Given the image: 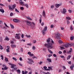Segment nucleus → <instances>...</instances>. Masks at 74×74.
<instances>
[{
  "mask_svg": "<svg viewBox=\"0 0 74 74\" xmlns=\"http://www.w3.org/2000/svg\"><path fill=\"white\" fill-rule=\"evenodd\" d=\"M59 44H62V43H63V41H62L61 40H60L59 41Z\"/></svg>",
  "mask_w": 74,
  "mask_h": 74,
  "instance_id": "72a5a7b5",
  "label": "nucleus"
},
{
  "mask_svg": "<svg viewBox=\"0 0 74 74\" xmlns=\"http://www.w3.org/2000/svg\"><path fill=\"white\" fill-rule=\"evenodd\" d=\"M25 7H26L27 8H29V6H28V4H25Z\"/></svg>",
  "mask_w": 74,
  "mask_h": 74,
  "instance_id": "c756f323",
  "label": "nucleus"
},
{
  "mask_svg": "<svg viewBox=\"0 0 74 74\" xmlns=\"http://www.w3.org/2000/svg\"><path fill=\"white\" fill-rule=\"evenodd\" d=\"M74 38V36H72L71 37V40H73V39Z\"/></svg>",
  "mask_w": 74,
  "mask_h": 74,
  "instance_id": "cd10ccee",
  "label": "nucleus"
},
{
  "mask_svg": "<svg viewBox=\"0 0 74 74\" xmlns=\"http://www.w3.org/2000/svg\"><path fill=\"white\" fill-rule=\"evenodd\" d=\"M15 11L16 12H19V10H18L17 9H16V8H15Z\"/></svg>",
  "mask_w": 74,
  "mask_h": 74,
  "instance_id": "c85d7f7f",
  "label": "nucleus"
},
{
  "mask_svg": "<svg viewBox=\"0 0 74 74\" xmlns=\"http://www.w3.org/2000/svg\"><path fill=\"white\" fill-rule=\"evenodd\" d=\"M68 63H69V64H71V61L69 62Z\"/></svg>",
  "mask_w": 74,
  "mask_h": 74,
  "instance_id": "69168bd1",
  "label": "nucleus"
},
{
  "mask_svg": "<svg viewBox=\"0 0 74 74\" xmlns=\"http://www.w3.org/2000/svg\"><path fill=\"white\" fill-rule=\"evenodd\" d=\"M68 11L70 13H71L72 12V10H69Z\"/></svg>",
  "mask_w": 74,
  "mask_h": 74,
  "instance_id": "de8ad7c7",
  "label": "nucleus"
},
{
  "mask_svg": "<svg viewBox=\"0 0 74 74\" xmlns=\"http://www.w3.org/2000/svg\"><path fill=\"white\" fill-rule=\"evenodd\" d=\"M13 21V22H16V23H17V22H19V20L16 18L14 19Z\"/></svg>",
  "mask_w": 74,
  "mask_h": 74,
  "instance_id": "20e7f679",
  "label": "nucleus"
},
{
  "mask_svg": "<svg viewBox=\"0 0 74 74\" xmlns=\"http://www.w3.org/2000/svg\"><path fill=\"white\" fill-rule=\"evenodd\" d=\"M12 59H13L14 60H15V61H16L17 60V59H16V58H15L14 57H13L12 58Z\"/></svg>",
  "mask_w": 74,
  "mask_h": 74,
  "instance_id": "2f4dec72",
  "label": "nucleus"
},
{
  "mask_svg": "<svg viewBox=\"0 0 74 74\" xmlns=\"http://www.w3.org/2000/svg\"><path fill=\"white\" fill-rule=\"evenodd\" d=\"M74 64H73L71 66H70V68H71V70H73V67H74V66H74Z\"/></svg>",
  "mask_w": 74,
  "mask_h": 74,
  "instance_id": "f3484780",
  "label": "nucleus"
},
{
  "mask_svg": "<svg viewBox=\"0 0 74 74\" xmlns=\"http://www.w3.org/2000/svg\"><path fill=\"white\" fill-rule=\"evenodd\" d=\"M16 36H15V38H16L18 39L19 40L21 38V37L19 36L20 35L19 34H16Z\"/></svg>",
  "mask_w": 74,
  "mask_h": 74,
  "instance_id": "7ed1b4c3",
  "label": "nucleus"
},
{
  "mask_svg": "<svg viewBox=\"0 0 74 74\" xmlns=\"http://www.w3.org/2000/svg\"><path fill=\"white\" fill-rule=\"evenodd\" d=\"M48 56L49 57H51V56H52V54H50Z\"/></svg>",
  "mask_w": 74,
  "mask_h": 74,
  "instance_id": "13d9d810",
  "label": "nucleus"
},
{
  "mask_svg": "<svg viewBox=\"0 0 74 74\" xmlns=\"http://www.w3.org/2000/svg\"><path fill=\"white\" fill-rule=\"evenodd\" d=\"M62 53V51H59L58 52V53H59V54H61Z\"/></svg>",
  "mask_w": 74,
  "mask_h": 74,
  "instance_id": "e2e57ef3",
  "label": "nucleus"
},
{
  "mask_svg": "<svg viewBox=\"0 0 74 74\" xmlns=\"http://www.w3.org/2000/svg\"><path fill=\"white\" fill-rule=\"evenodd\" d=\"M18 64H19V65H20V66H23L22 64H21L20 63H18Z\"/></svg>",
  "mask_w": 74,
  "mask_h": 74,
  "instance_id": "6e6d98bb",
  "label": "nucleus"
},
{
  "mask_svg": "<svg viewBox=\"0 0 74 74\" xmlns=\"http://www.w3.org/2000/svg\"><path fill=\"white\" fill-rule=\"evenodd\" d=\"M21 51L22 52H23V48H21Z\"/></svg>",
  "mask_w": 74,
  "mask_h": 74,
  "instance_id": "c03bdc74",
  "label": "nucleus"
},
{
  "mask_svg": "<svg viewBox=\"0 0 74 74\" xmlns=\"http://www.w3.org/2000/svg\"><path fill=\"white\" fill-rule=\"evenodd\" d=\"M65 47L66 48H68L69 47V43H67L65 44Z\"/></svg>",
  "mask_w": 74,
  "mask_h": 74,
  "instance_id": "9d476101",
  "label": "nucleus"
},
{
  "mask_svg": "<svg viewBox=\"0 0 74 74\" xmlns=\"http://www.w3.org/2000/svg\"><path fill=\"white\" fill-rule=\"evenodd\" d=\"M20 3L19 4L22 5H25V4L23 3V2L22 1V0H20L19 1Z\"/></svg>",
  "mask_w": 74,
  "mask_h": 74,
  "instance_id": "39448f33",
  "label": "nucleus"
},
{
  "mask_svg": "<svg viewBox=\"0 0 74 74\" xmlns=\"http://www.w3.org/2000/svg\"><path fill=\"white\" fill-rule=\"evenodd\" d=\"M0 5L2 6V7H4V5L3 4H2L1 3H0Z\"/></svg>",
  "mask_w": 74,
  "mask_h": 74,
  "instance_id": "864d4df0",
  "label": "nucleus"
},
{
  "mask_svg": "<svg viewBox=\"0 0 74 74\" xmlns=\"http://www.w3.org/2000/svg\"><path fill=\"white\" fill-rule=\"evenodd\" d=\"M47 61H48V62H49L50 63L52 62V60H51V59H50L47 58Z\"/></svg>",
  "mask_w": 74,
  "mask_h": 74,
  "instance_id": "f8f14e48",
  "label": "nucleus"
},
{
  "mask_svg": "<svg viewBox=\"0 0 74 74\" xmlns=\"http://www.w3.org/2000/svg\"><path fill=\"white\" fill-rule=\"evenodd\" d=\"M4 24L5 26H6V27H8V28L9 27H8V26H7V25L6 23H4Z\"/></svg>",
  "mask_w": 74,
  "mask_h": 74,
  "instance_id": "a19ab883",
  "label": "nucleus"
},
{
  "mask_svg": "<svg viewBox=\"0 0 74 74\" xmlns=\"http://www.w3.org/2000/svg\"><path fill=\"white\" fill-rule=\"evenodd\" d=\"M48 67L49 69H50L51 70H52V68L51 67Z\"/></svg>",
  "mask_w": 74,
  "mask_h": 74,
  "instance_id": "49530a36",
  "label": "nucleus"
},
{
  "mask_svg": "<svg viewBox=\"0 0 74 74\" xmlns=\"http://www.w3.org/2000/svg\"><path fill=\"white\" fill-rule=\"evenodd\" d=\"M21 10H23L24 9V8H23V7H21Z\"/></svg>",
  "mask_w": 74,
  "mask_h": 74,
  "instance_id": "774afa93",
  "label": "nucleus"
},
{
  "mask_svg": "<svg viewBox=\"0 0 74 74\" xmlns=\"http://www.w3.org/2000/svg\"><path fill=\"white\" fill-rule=\"evenodd\" d=\"M15 66H16V65L13 64L11 66V68H14V67H15Z\"/></svg>",
  "mask_w": 74,
  "mask_h": 74,
  "instance_id": "412c9836",
  "label": "nucleus"
},
{
  "mask_svg": "<svg viewBox=\"0 0 74 74\" xmlns=\"http://www.w3.org/2000/svg\"><path fill=\"white\" fill-rule=\"evenodd\" d=\"M51 8H54V5H52L51 6Z\"/></svg>",
  "mask_w": 74,
  "mask_h": 74,
  "instance_id": "bf43d9fd",
  "label": "nucleus"
},
{
  "mask_svg": "<svg viewBox=\"0 0 74 74\" xmlns=\"http://www.w3.org/2000/svg\"><path fill=\"white\" fill-rule=\"evenodd\" d=\"M31 23H32L30 22L27 21L26 22V24L27 25H29V26L31 25Z\"/></svg>",
  "mask_w": 74,
  "mask_h": 74,
  "instance_id": "0eeeda50",
  "label": "nucleus"
},
{
  "mask_svg": "<svg viewBox=\"0 0 74 74\" xmlns=\"http://www.w3.org/2000/svg\"><path fill=\"white\" fill-rule=\"evenodd\" d=\"M9 8L10 10H13L14 9L12 8V7L11 6L9 5Z\"/></svg>",
  "mask_w": 74,
  "mask_h": 74,
  "instance_id": "b1692460",
  "label": "nucleus"
},
{
  "mask_svg": "<svg viewBox=\"0 0 74 74\" xmlns=\"http://www.w3.org/2000/svg\"><path fill=\"white\" fill-rule=\"evenodd\" d=\"M60 47L61 48V49H60L61 50H62V49H64V47H63L62 46H60Z\"/></svg>",
  "mask_w": 74,
  "mask_h": 74,
  "instance_id": "a18cd8bd",
  "label": "nucleus"
},
{
  "mask_svg": "<svg viewBox=\"0 0 74 74\" xmlns=\"http://www.w3.org/2000/svg\"><path fill=\"white\" fill-rule=\"evenodd\" d=\"M43 50L45 52H46V49H45V48H43Z\"/></svg>",
  "mask_w": 74,
  "mask_h": 74,
  "instance_id": "3c124183",
  "label": "nucleus"
},
{
  "mask_svg": "<svg viewBox=\"0 0 74 74\" xmlns=\"http://www.w3.org/2000/svg\"><path fill=\"white\" fill-rule=\"evenodd\" d=\"M62 5V4H56L55 5H56V8H58V7H59V6H60V5Z\"/></svg>",
  "mask_w": 74,
  "mask_h": 74,
  "instance_id": "1a4fd4ad",
  "label": "nucleus"
},
{
  "mask_svg": "<svg viewBox=\"0 0 74 74\" xmlns=\"http://www.w3.org/2000/svg\"><path fill=\"white\" fill-rule=\"evenodd\" d=\"M47 29V26H46L45 28V29H43V30L42 31V32L43 35L45 34V31Z\"/></svg>",
  "mask_w": 74,
  "mask_h": 74,
  "instance_id": "f03ea898",
  "label": "nucleus"
},
{
  "mask_svg": "<svg viewBox=\"0 0 74 74\" xmlns=\"http://www.w3.org/2000/svg\"><path fill=\"white\" fill-rule=\"evenodd\" d=\"M48 50L49 52H50V53H51V54L53 53V52H52V51H51V50H50L49 49H48Z\"/></svg>",
  "mask_w": 74,
  "mask_h": 74,
  "instance_id": "6ab92c4d",
  "label": "nucleus"
},
{
  "mask_svg": "<svg viewBox=\"0 0 74 74\" xmlns=\"http://www.w3.org/2000/svg\"><path fill=\"white\" fill-rule=\"evenodd\" d=\"M67 25H69V23H70V21L68 20L67 21Z\"/></svg>",
  "mask_w": 74,
  "mask_h": 74,
  "instance_id": "09e8293b",
  "label": "nucleus"
},
{
  "mask_svg": "<svg viewBox=\"0 0 74 74\" xmlns=\"http://www.w3.org/2000/svg\"><path fill=\"white\" fill-rule=\"evenodd\" d=\"M55 38H56L57 39H58V40H60V36H55Z\"/></svg>",
  "mask_w": 74,
  "mask_h": 74,
  "instance_id": "2eb2a0df",
  "label": "nucleus"
},
{
  "mask_svg": "<svg viewBox=\"0 0 74 74\" xmlns=\"http://www.w3.org/2000/svg\"><path fill=\"white\" fill-rule=\"evenodd\" d=\"M38 63H39V64H42V62H39Z\"/></svg>",
  "mask_w": 74,
  "mask_h": 74,
  "instance_id": "0e129e2a",
  "label": "nucleus"
},
{
  "mask_svg": "<svg viewBox=\"0 0 74 74\" xmlns=\"http://www.w3.org/2000/svg\"><path fill=\"white\" fill-rule=\"evenodd\" d=\"M13 15H14L13 13L11 12L10 13V16H13Z\"/></svg>",
  "mask_w": 74,
  "mask_h": 74,
  "instance_id": "58836bf2",
  "label": "nucleus"
},
{
  "mask_svg": "<svg viewBox=\"0 0 74 74\" xmlns=\"http://www.w3.org/2000/svg\"><path fill=\"white\" fill-rule=\"evenodd\" d=\"M66 19H67L68 20H70V19H71V18H70V17H66Z\"/></svg>",
  "mask_w": 74,
  "mask_h": 74,
  "instance_id": "f704fd0d",
  "label": "nucleus"
},
{
  "mask_svg": "<svg viewBox=\"0 0 74 74\" xmlns=\"http://www.w3.org/2000/svg\"><path fill=\"white\" fill-rule=\"evenodd\" d=\"M42 16L45 17V11L43 10V12L42 13Z\"/></svg>",
  "mask_w": 74,
  "mask_h": 74,
  "instance_id": "4468645a",
  "label": "nucleus"
},
{
  "mask_svg": "<svg viewBox=\"0 0 74 74\" xmlns=\"http://www.w3.org/2000/svg\"><path fill=\"white\" fill-rule=\"evenodd\" d=\"M71 44H72V45H73V47H74V44L73 43H71Z\"/></svg>",
  "mask_w": 74,
  "mask_h": 74,
  "instance_id": "338daca9",
  "label": "nucleus"
},
{
  "mask_svg": "<svg viewBox=\"0 0 74 74\" xmlns=\"http://www.w3.org/2000/svg\"><path fill=\"white\" fill-rule=\"evenodd\" d=\"M50 41V38H49L47 39V42L48 43L47 44H46L45 45V46H47V48H49V49H52L53 48V47L52 46V44L51 43H49V42Z\"/></svg>",
  "mask_w": 74,
  "mask_h": 74,
  "instance_id": "f257e3e1",
  "label": "nucleus"
},
{
  "mask_svg": "<svg viewBox=\"0 0 74 74\" xmlns=\"http://www.w3.org/2000/svg\"><path fill=\"white\" fill-rule=\"evenodd\" d=\"M27 19H29V20H31V21L32 20V19L29 17H27Z\"/></svg>",
  "mask_w": 74,
  "mask_h": 74,
  "instance_id": "473e14b6",
  "label": "nucleus"
},
{
  "mask_svg": "<svg viewBox=\"0 0 74 74\" xmlns=\"http://www.w3.org/2000/svg\"><path fill=\"white\" fill-rule=\"evenodd\" d=\"M7 47L8 48L6 49L7 52H10V50H9V49H10V46H7Z\"/></svg>",
  "mask_w": 74,
  "mask_h": 74,
  "instance_id": "6e6552de",
  "label": "nucleus"
},
{
  "mask_svg": "<svg viewBox=\"0 0 74 74\" xmlns=\"http://www.w3.org/2000/svg\"><path fill=\"white\" fill-rule=\"evenodd\" d=\"M70 30H73V27H72V26H70Z\"/></svg>",
  "mask_w": 74,
  "mask_h": 74,
  "instance_id": "4c0bfd02",
  "label": "nucleus"
},
{
  "mask_svg": "<svg viewBox=\"0 0 74 74\" xmlns=\"http://www.w3.org/2000/svg\"><path fill=\"white\" fill-rule=\"evenodd\" d=\"M10 25L12 29H14V25H12L11 24H10Z\"/></svg>",
  "mask_w": 74,
  "mask_h": 74,
  "instance_id": "5701e85b",
  "label": "nucleus"
},
{
  "mask_svg": "<svg viewBox=\"0 0 74 74\" xmlns=\"http://www.w3.org/2000/svg\"><path fill=\"white\" fill-rule=\"evenodd\" d=\"M70 51H69V52H68V53H71V52H72V48H71L70 49Z\"/></svg>",
  "mask_w": 74,
  "mask_h": 74,
  "instance_id": "a878e982",
  "label": "nucleus"
},
{
  "mask_svg": "<svg viewBox=\"0 0 74 74\" xmlns=\"http://www.w3.org/2000/svg\"><path fill=\"white\" fill-rule=\"evenodd\" d=\"M44 23L42 22L41 24V25L42 26H44Z\"/></svg>",
  "mask_w": 74,
  "mask_h": 74,
  "instance_id": "603ef678",
  "label": "nucleus"
},
{
  "mask_svg": "<svg viewBox=\"0 0 74 74\" xmlns=\"http://www.w3.org/2000/svg\"><path fill=\"white\" fill-rule=\"evenodd\" d=\"M15 7H16V4H14L12 5V8L13 9H14Z\"/></svg>",
  "mask_w": 74,
  "mask_h": 74,
  "instance_id": "aec40b11",
  "label": "nucleus"
},
{
  "mask_svg": "<svg viewBox=\"0 0 74 74\" xmlns=\"http://www.w3.org/2000/svg\"><path fill=\"white\" fill-rule=\"evenodd\" d=\"M63 11L62 12V14H65V13L67 12V10L65 8H64L63 9Z\"/></svg>",
  "mask_w": 74,
  "mask_h": 74,
  "instance_id": "423d86ee",
  "label": "nucleus"
},
{
  "mask_svg": "<svg viewBox=\"0 0 74 74\" xmlns=\"http://www.w3.org/2000/svg\"><path fill=\"white\" fill-rule=\"evenodd\" d=\"M11 47H12V48H13L15 47H16V46L15 45H11Z\"/></svg>",
  "mask_w": 74,
  "mask_h": 74,
  "instance_id": "4be33fe9",
  "label": "nucleus"
},
{
  "mask_svg": "<svg viewBox=\"0 0 74 74\" xmlns=\"http://www.w3.org/2000/svg\"><path fill=\"white\" fill-rule=\"evenodd\" d=\"M28 55H31V54H32V53L31 52H29L28 53Z\"/></svg>",
  "mask_w": 74,
  "mask_h": 74,
  "instance_id": "5fc2aeb1",
  "label": "nucleus"
},
{
  "mask_svg": "<svg viewBox=\"0 0 74 74\" xmlns=\"http://www.w3.org/2000/svg\"><path fill=\"white\" fill-rule=\"evenodd\" d=\"M0 11H1V12H3H3H4V10H3L2 9H0Z\"/></svg>",
  "mask_w": 74,
  "mask_h": 74,
  "instance_id": "393cba45",
  "label": "nucleus"
},
{
  "mask_svg": "<svg viewBox=\"0 0 74 74\" xmlns=\"http://www.w3.org/2000/svg\"><path fill=\"white\" fill-rule=\"evenodd\" d=\"M32 49L34 50H35L36 49V47L35 46H33L32 47Z\"/></svg>",
  "mask_w": 74,
  "mask_h": 74,
  "instance_id": "37998d69",
  "label": "nucleus"
},
{
  "mask_svg": "<svg viewBox=\"0 0 74 74\" xmlns=\"http://www.w3.org/2000/svg\"><path fill=\"white\" fill-rule=\"evenodd\" d=\"M43 69H45V70H46V69H47V67L46 66H44L43 67Z\"/></svg>",
  "mask_w": 74,
  "mask_h": 74,
  "instance_id": "ea45409f",
  "label": "nucleus"
},
{
  "mask_svg": "<svg viewBox=\"0 0 74 74\" xmlns=\"http://www.w3.org/2000/svg\"><path fill=\"white\" fill-rule=\"evenodd\" d=\"M16 71L18 72V73H19V74L21 73V71L19 69H18L17 70H16Z\"/></svg>",
  "mask_w": 74,
  "mask_h": 74,
  "instance_id": "dca6fc26",
  "label": "nucleus"
},
{
  "mask_svg": "<svg viewBox=\"0 0 74 74\" xmlns=\"http://www.w3.org/2000/svg\"><path fill=\"white\" fill-rule=\"evenodd\" d=\"M0 49H3V47L1 45H0Z\"/></svg>",
  "mask_w": 74,
  "mask_h": 74,
  "instance_id": "e433bc0d",
  "label": "nucleus"
},
{
  "mask_svg": "<svg viewBox=\"0 0 74 74\" xmlns=\"http://www.w3.org/2000/svg\"><path fill=\"white\" fill-rule=\"evenodd\" d=\"M56 36H60V34L58 32H57V33H56Z\"/></svg>",
  "mask_w": 74,
  "mask_h": 74,
  "instance_id": "ddd939ff",
  "label": "nucleus"
},
{
  "mask_svg": "<svg viewBox=\"0 0 74 74\" xmlns=\"http://www.w3.org/2000/svg\"><path fill=\"white\" fill-rule=\"evenodd\" d=\"M28 73V72H27V71H25H25H22V74H27V73Z\"/></svg>",
  "mask_w": 74,
  "mask_h": 74,
  "instance_id": "9b49d317",
  "label": "nucleus"
},
{
  "mask_svg": "<svg viewBox=\"0 0 74 74\" xmlns=\"http://www.w3.org/2000/svg\"><path fill=\"white\" fill-rule=\"evenodd\" d=\"M3 23V21L1 20L0 21V24H2Z\"/></svg>",
  "mask_w": 74,
  "mask_h": 74,
  "instance_id": "4d7b16f0",
  "label": "nucleus"
},
{
  "mask_svg": "<svg viewBox=\"0 0 74 74\" xmlns=\"http://www.w3.org/2000/svg\"><path fill=\"white\" fill-rule=\"evenodd\" d=\"M36 40H34L33 41V43H36Z\"/></svg>",
  "mask_w": 74,
  "mask_h": 74,
  "instance_id": "8fccbe9b",
  "label": "nucleus"
},
{
  "mask_svg": "<svg viewBox=\"0 0 74 74\" xmlns=\"http://www.w3.org/2000/svg\"><path fill=\"white\" fill-rule=\"evenodd\" d=\"M39 21H40V23H41V17L40 18Z\"/></svg>",
  "mask_w": 74,
  "mask_h": 74,
  "instance_id": "79ce46f5",
  "label": "nucleus"
},
{
  "mask_svg": "<svg viewBox=\"0 0 74 74\" xmlns=\"http://www.w3.org/2000/svg\"><path fill=\"white\" fill-rule=\"evenodd\" d=\"M60 57H61V58H64V57L63 56H61Z\"/></svg>",
  "mask_w": 74,
  "mask_h": 74,
  "instance_id": "052dcab7",
  "label": "nucleus"
},
{
  "mask_svg": "<svg viewBox=\"0 0 74 74\" xmlns=\"http://www.w3.org/2000/svg\"><path fill=\"white\" fill-rule=\"evenodd\" d=\"M53 56L54 57H56V54H53Z\"/></svg>",
  "mask_w": 74,
  "mask_h": 74,
  "instance_id": "680f3d73",
  "label": "nucleus"
},
{
  "mask_svg": "<svg viewBox=\"0 0 74 74\" xmlns=\"http://www.w3.org/2000/svg\"><path fill=\"white\" fill-rule=\"evenodd\" d=\"M68 47H72V45L71 44H69L68 43Z\"/></svg>",
  "mask_w": 74,
  "mask_h": 74,
  "instance_id": "7c9ffc66",
  "label": "nucleus"
},
{
  "mask_svg": "<svg viewBox=\"0 0 74 74\" xmlns=\"http://www.w3.org/2000/svg\"><path fill=\"white\" fill-rule=\"evenodd\" d=\"M71 55L67 57V60H69V59H70V58H71Z\"/></svg>",
  "mask_w": 74,
  "mask_h": 74,
  "instance_id": "a211bd4d",
  "label": "nucleus"
},
{
  "mask_svg": "<svg viewBox=\"0 0 74 74\" xmlns=\"http://www.w3.org/2000/svg\"><path fill=\"white\" fill-rule=\"evenodd\" d=\"M5 40H7L9 41L10 40V38H7V37H6V38L5 39Z\"/></svg>",
  "mask_w": 74,
  "mask_h": 74,
  "instance_id": "bb28decb",
  "label": "nucleus"
},
{
  "mask_svg": "<svg viewBox=\"0 0 74 74\" xmlns=\"http://www.w3.org/2000/svg\"><path fill=\"white\" fill-rule=\"evenodd\" d=\"M5 61H7V62H8V59H7V58L5 57Z\"/></svg>",
  "mask_w": 74,
  "mask_h": 74,
  "instance_id": "c9c22d12",
  "label": "nucleus"
}]
</instances>
